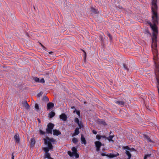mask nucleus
I'll use <instances>...</instances> for the list:
<instances>
[{"mask_svg":"<svg viewBox=\"0 0 159 159\" xmlns=\"http://www.w3.org/2000/svg\"><path fill=\"white\" fill-rule=\"evenodd\" d=\"M40 133L42 135H44L45 134V132L41 130H40Z\"/></svg>","mask_w":159,"mask_h":159,"instance_id":"58836bf2","label":"nucleus"},{"mask_svg":"<svg viewBox=\"0 0 159 159\" xmlns=\"http://www.w3.org/2000/svg\"><path fill=\"white\" fill-rule=\"evenodd\" d=\"M114 137V135H110L108 137H107L106 139L108 140L109 141H112L113 142L114 141L112 139Z\"/></svg>","mask_w":159,"mask_h":159,"instance_id":"6ab92c4d","label":"nucleus"},{"mask_svg":"<svg viewBox=\"0 0 159 159\" xmlns=\"http://www.w3.org/2000/svg\"><path fill=\"white\" fill-rule=\"evenodd\" d=\"M111 133V131L109 133V134L110 135Z\"/></svg>","mask_w":159,"mask_h":159,"instance_id":"864d4df0","label":"nucleus"},{"mask_svg":"<svg viewBox=\"0 0 159 159\" xmlns=\"http://www.w3.org/2000/svg\"><path fill=\"white\" fill-rule=\"evenodd\" d=\"M100 148H101V147H96V151L97 152H99L100 151Z\"/></svg>","mask_w":159,"mask_h":159,"instance_id":"a19ab883","label":"nucleus"},{"mask_svg":"<svg viewBox=\"0 0 159 159\" xmlns=\"http://www.w3.org/2000/svg\"><path fill=\"white\" fill-rule=\"evenodd\" d=\"M54 106V104L52 102H49L48 103L47 105V110H49Z\"/></svg>","mask_w":159,"mask_h":159,"instance_id":"6e6552de","label":"nucleus"},{"mask_svg":"<svg viewBox=\"0 0 159 159\" xmlns=\"http://www.w3.org/2000/svg\"><path fill=\"white\" fill-rule=\"evenodd\" d=\"M125 153L128 157V158L129 159H130L131 157V154L130 153V152L126 150Z\"/></svg>","mask_w":159,"mask_h":159,"instance_id":"aec40b11","label":"nucleus"},{"mask_svg":"<svg viewBox=\"0 0 159 159\" xmlns=\"http://www.w3.org/2000/svg\"><path fill=\"white\" fill-rule=\"evenodd\" d=\"M53 52H49V53L50 54H52V53H53Z\"/></svg>","mask_w":159,"mask_h":159,"instance_id":"8fccbe9b","label":"nucleus"},{"mask_svg":"<svg viewBox=\"0 0 159 159\" xmlns=\"http://www.w3.org/2000/svg\"><path fill=\"white\" fill-rule=\"evenodd\" d=\"M67 116L64 113H63L60 116V118L65 121L67 120Z\"/></svg>","mask_w":159,"mask_h":159,"instance_id":"0eeeda50","label":"nucleus"},{"mask_svg":"<svg viewBox=\"0 0 159 159\" xmlns=\"http://www.w3.org/2000/svg\"><path fill=\"white\" fill-rule=\"evenodd\" d=\"M123 65L124 67V68L125 69H126V70H127L128 71L129 70V68H128L127 66H126L125 64H123Z\"/></svg>","mask_w":159,"mask_h":159,"instance_id":"c85d7f7f","label":"nucleus"},{"mask_svg":"<svg viewBox=\"0 0 159 159\" xmlns=\"http://www.w3.org/2000/svg\"><path fill=\"white\" fill-rule=\"evenodd\" d=\"M95 144L96 147H101V146L102 145V144L99 141H96L95 142Z\"/></svg>","mask_w":159,"mask_h":159,"instance_id":"dca6fc26","label":"nucleus"},{"mask_svg":"<svg viewBox=\"0 0 159 159\" xmlns=\"http://www.w3.org/2000/svg\"><path fill=\"white\" fill-rule=\"evenodd\" d=\"M43 48L45 50H46V48L44 46L43 47Z\"/></svg>","mask_w":159,"mask_h":159,"instance_id":"49530a36","label":"nucleus"},{"mask_svg":"<svg viewBox=\"0 0 159 159\" xmlns=\"http://www.w3.org/2000/svg\"><path fill=\"white\" fill-rule=\"evenodd\" d=\"M81 51L84 52V59H85L86 58V56H87V55H86V53L85 52V51L83 49H81Z\"/></svg>","mask_w":159,"mask_h":159,"instance_id":"2f4dec72","label":"nucleus"},{"mask_svg":"<svg viewBox=\"0 0 159 159\" xmlns=\"http://www.w3.org/2000/svg\"><path fill=\"white\" fill-rule=\"evenodd\" d=\"M11 156H12V157H14V153H12Z\"/></svg>","mask_w":159,"mask_h":159,"instance_id":"09e8293b","label":"nucleus"},{"mask_svg":"<svg viewBox=\"0 0 159 159\" xmlns=\"http://www.w3.org/2000/svg\"><path fill=\"white\" fill-rule=\"evenodd\" d=\"M90 12H91V14H96L99 13L98 10L95 9L93 7H91Z\"/></svg>","mask_w":159,"mask_h":159,"instance_id":"20e7f679","label":"nucleus"},{"mask_svg":"<svg viewBox=\"0 0 159 159\" xmlns=\"http://www.w3.org/2000/svg\"><path fill=\"white\" fill-rule=\"evenodd\" d=\"M15 140L16 142L17 143H19L20 142V138L19 135L18 134H15L14 137Z\"/></svg>","mask_w":159,"mask_h":159,"instance_id":"9d476101","label":"nucleus"},{"mask_svg":"<svg viewBox=\"0 0 159 159\" xmlns=\"http://www.w3.org/2000/svg\"><path fill=\"white\" fill-rule=\"evenodd\" d=\"M35 138L34 137L32 138L30 144V146L31 148L33 147L34 146L35 143Z\"/></svg>","mask_w":159,"mask_h":159,"instance_id":"39448f33","label":"nucleus"},{"mask_svg":"<svg viewBox=\"0 0 159 159\" xmlns=\"http://www.w3.org/2000/svg\"><path fill=\"white\" fill-rule=\"evenodd\" d=\"M55 115V113L53 111L50 112L49 114V116L50 118H51L53 117Z\"/></svg>","mask_w":159,"mask_h":159,"instance_id":"a211bd4d","label":"nucleus"},{"mask_svg":"<svg viewBox=\"0 0 159 159\" xmlns=\"http://www.w3.org/2000/svg\"><path fill=\"white\" fill-rule=\"evenodd\" d=\"M79 129L78 128H76L75 130V132L72 135V136L78 135L79 134L80 131H79Z\"/></svg>","mask_w":159,"mask_h":159,"instance_id":"2eb2a0df","label":"nucleus"},{"mask_svg":"<svg viewBox=\"0 0 159 159\" xmlns=\"http://www.w3.org/2000/svg\"><path fill=\"white\" fill-rule=\"evenodd\" d=\"M11 159H14V157H12Z\"/></svg>","mask_w":159,"mask_h":159,"instance_id":"5fc2aeb1","label":"nucleus"},{"mask_svg":"<svg viewBox=\"0 0 159 159\" xmlns=\"http://www.w3.org/2000/svg\"><path fill=\"white\" fill-rule=\"evenodd\" d=\"M38 122H39V123H41V121H40V120L39 119H38Z\"/></svg>","mask_w":159,"mask_h":159,"instance_id":"de8ad7c7","label":"nucleus"},{"mask_svg":"<svg viewBox=\"0 0 159 159\" xmlns=\"http://www.w3.org/2000/svg\"><path fill=\"white\" fill-rule=\"evenodd\" d=\"M151 154H147L145 155L144 156V157L143 159H147L148 157H149L151 156Z\"/></svg>","mask_w":159,"mask_h":159,"instance_id":"bb28decb","label":"nucleus"},{"mask_svg":"<svg viewBox=\"0 0 159 159\" xmlns=\"http://www.w3.org/2000/svg\"><path fill=\"white\" fill-rule=\"evenodd\" d=\"M132 149L133 150H134V148H132Z\"/></svg>","mask_w":159,"mask_h":159,"instance_id":"4d7b16f0","label":"nucleus"},{"mask_svg":"<svg viewBox=\"0 0 159 159\" xmlns=\"http://www.w3.org/2000/svg\"><path fill=\"white\" fill-rule=\"evenodd\" d=\"M81 140L82 143H84L85 145L86 144V142L85 138L82 134L81 135Z\"/></svg>","mask_w":159,"mask_h":159,"instance_id":"ddd939ff","label":"nucleus"},{"mask_svg":"<svg viewBox=\"0 0 159 159\" xmlns=\"http://www.w3.org/2000/svg\"><path fill=\"white\" fill-rule=\"evenodd\" d=\"M67 153L70 157H71L74 156V154L72 152H71L70 151H68L67 152Z\"/></svg>","mask_w":159,"mask_h":159,"instance_id":"a878e982","label":"nucleus"},{"mask_svg":"<svg viewBox=\"0 0 159 159\" xmlns=\"http://www.w3.org/2000/svg\"><path fill=\"white\" fill-rule=\"evenodd\" d=\"M40 45H41V46L42 47H43L44 46H43V45L42 44H41V43H40Z\"/></svg>","mask_w":159,"mask_h":159,"instance_id":"3c124183","label":"nucleus"},{"mask_svg":"<svg viewBox=\"0 0 159 159\" xmlns=\"http://www.w3.org/2000/svg\"><path fill=\"white\" fill-rule=\"evenodd\" d=\"M75 123L78 124L79 123L80 121H79V120L78 118H75Z\"/></svg>","mask_w":159,"mask_h":159,"instance_id":"c756f323","label":"nucleus"},{"mask_svg":"<svg viewBox=\"0 0 159 159\" xmlns=\"http://www.w3.org/2000/svg\"><path fill=\"white\" fill-rule=\"evenodd\" d=\"M33 79L36 82H39L40 81L39 79L36 77H33Z\"/></svg>","mask_w":159,"mask_h":159,"instance_id":"b1692460","label":"nucleus"},{"mask_svg":"<svg viewBox=\"0 0 159 159\" xmlns=\"http://www.w3.org/2000/svg\"><path fill=\"white\" fill-rule=\"evenodd\" d=\"M78 141V139L76 138H74L72 139V141L74 143H76Z\"/></svg>","mask_w":159,"mask_h":159,"instance_id":"393cba45","label":"nucleus"},{"mask_svg":"<svg viewBox=\"0 0 159 159\" xmlns=\"http://www.w3.org/2000/svg\"><path fill=\"white\" fill-rule=\"evenodd\" d=\"M74 155L75 156V157L76 158H78L79 157V154L77 153V152H76L74 154Z\"/></svg>","mask_w":159,"mask_h":159,"instance_id":"f704fd0d","label":"nucleus"},{"mask_svg":"<svg viewBox=\"0 0 159 159\" xmlns=\"http://www.w3.org/2000/svg\"><path fill=\"white\" fill-rule=\"evenodd\" d=\"M97 121L98 123L100 125H103L104 126H105L107 125V124L104 120L98 119Z\"/></svg>","mask_w":159,"mask_h":159,"instance_id":"423d86ee","label":"nucleus"},{"mask_svg":"<svg viewBox=\"0 0 159 159\" xmlns=\"http://www.w3.org/2000/svg\"><path fill=\"white\" fill-rule=\"evenodd\" d=\"M107 35L109 37V38L111 40H112V36L111 35V34L109 33L108 32H107Z\"/></svg>","mask_w":159,"mask_h":159,"instance_id":"cd10ccee","label":"nucleus"},{"mask_svg":"<svg viewBox=\"0 0 159 159\" xmlns=\"http://www.w3.org/2000/svg\"><path fill=\"white\" fill-rule=\"evenodd\" d=\"M101 137H102V138H107L105 135L101 136Z\"/></svg>","mask_w":159,"mask_h":159,"instance_id":"c03bdc74","label":"nucleus"},{"mask_svg":"<svg viewBox=\"0 0 159 159\" xmlns=\"http://www.w3.org/2000/svg\"><path fill=\"white\" fill-rule=\"evenodd\" d=\"M43 94V92H41L38 94L37 95V97H39L40 96H42Z\"/></svg>","mask_w":159,"mask_h":159,"instance_id":"72a5a7b5","label":"nucleus"},{"mask_svg":"<svg viewBox=\"0 0 159 159\" xmlns=\"http://www.w3.org/2000/svg\"><path fill=\"white\" fill-rule=\"evenodd\" d=\"M72 150L73 154L77 152V149L75 147H73L72 148Z\"/></svg>","mask_w":159,"mask_h":159,"instance_id":"4be33fe9","label":"nucleus"},{"mask_svg":"<svg viewBox=\"0 0 159 159\" xmlns=\"http://www.w3.org/2000/svg\"><path fill=\"white\" fill-rule=\"evenodd\" d=\"M101 155L102 156H106L107 157V155H108V154H105L104 153H101Z\"/></svg>","mask_w":159,"mask_h":159,"instance_id":"37998d69","label":"nucleus"},{"mask_svg":"<svg viewBox=\"0 0 159 159\" xmlns=\"http://www.w3.org/2000/svg\"><path fill=\"white\" fill-rule=\"evenodd\" d=\"M35 108L38 110L39 109V105L37 103H36L35 105Z\"/></svg>","mask_w":159,"mask_h":159,"instance_id":"c9c22d12","label":"nucleus"},{"mask_svg":"<svg viewBox=\"0 0 159 159\" xmlns=\"http://www.w3.org/2000/svg\"><path fill=\"white\" fill-rule=\"evenodd\" d=\"M22 104H23L24 107L27 109H29L30 106L27 103L26 101L22 102Z\"/></svg>","mask_w":159,"mask_h":159,"instance_id":"9b49d317","label":"nucleus"},{"mask_svg":"<svg viewBox=\"0 0 159 159\" xmlns=\"http://www.w3.org/2000/svg\"><path fill=\"white\" fill-rule=\"evenodd\" d=\"M116 103L118 104L121 106H124L125 105V102L123 101H116Z\"/></svg>","mask_w":159,"mask_h":159,"instance_id":"f3484780","label":"nucleus"},{"mask_svg":"<svg viewBox=\"0 0 159 159\" xmlns=\"http://www.w3.org/2000/svg\"><path fill=\"white\" fill-rule=\"evenodd\" d=\"M43 100L44 101L48 102L49 101L48 98V97L44 96L43 97Z\"/></svg>","mask_w":159,"mask_h":159,"instance_id":"5701e85b","label":"nucleus"},{"mask_svg":"<svg viewBox=\"0 0 159 159\" xmlns=\"http://www.w3.org/2000/svg\"><path fill=\"white\" fill-rule=\"evenodd\" d=\"M39 82L44 83L45 82L44 79L43 78H42V79H41V80H40Z\"/></svg>","mask_w":159,"mask_h":159,"instance_id":"e433bc0d","label":"nucleus"},{"mask_svg":"<svg viewBox=\"0 0 159 159\" xmlns=\"http://www.w3.org/2000/svg\"><path fill=\"white\" fill-rule=\"evenodd\" d=\"M75 108V107H71V108L72 109H74V108Z\"/></svg>","mask_w":159,"mask_h":159,"instance_id":"603ef678","label":"nucleus"},{"mask_svg":"<svg viewBox=\"0 0 159 159\" xmlns=\"http://www.w3.org/2000/svg\"><path fill=\"white\" fill-rule=\"evenodd\" d=\"M53 135H54L58 136V135L61 134V132H60L59 130L56 129H53Z\"/></svg>","mask_w":159,"mask_h":159,"instance_id":"1a4fd4ad","label":"nucleus"},{"mask_svg":"<svg viewBox=\"0 0 159 159\" xmlns=\"http://www.w3.org/2000/svg\"><path fill=\"white\" fill-rule=\"evenodd\" d=\"M157 0H152V21L153 25L150 21L148 22L153 31L152 37V50L153 55L154 62H158V53L157 48V36L158 34V28L157 25L158 24V17L157 14Z\"/></svg>","mask_w":159,"mask_h":159,"instance_id":"f257e3e1","label":"nucleus"},{"mask_svg":"<svg viewBox=\"0 0 159 159\" xmlns=\"http://www.w3.org/2000/svg\"><path fill=\"white\" fill-rule=\"evenodd\" d=\"M119 155V154L118 153H117L116 154H110L109 155H107V157H110V158H113L114 157H115L118 156Z\"/></svg>","mask_w":159,"mask_h":159,"instance_id":"4468645a","label":"nucleus"},{"mask_svg":"<svg viewBox=\"0 0 159 159\" xmlns=\"http://www.w3.org/2000/svg\"><path fill=\"white\" fill-rule=\"evenodd\" d=\"M124 148L129 150H131V149L128 146L125 147Z\"/></svg>","mask_w":159,"mask_h":159,"instance_id":"ea45409f","label":"nucleus"},{"mask_svg":"<svg viewBox=\"0 0 159 159\" xmlns=\"http://www.w3.org/2000/svg\"><path fill=\"white\" fill-rule=\"evenodd\" d=\"M99 37L100 38V40L102 41V43H103L104 42V40L102 36L101 35H100L99 36Z\"/></svg>","mask_w":159,"mask_h":159,"instance_id":"7c9ffc66","label":"nucleus"},{"mask_svg":"<svg viewBox=\"0 0 159 159\" xmlns=\"http://www.w3.org/2000/svg\"><path fill=\"white\" fill-rule=\"evenodd\" d=\"M86 103H87V102H84V103H85V104Z\"/></svg>","mask_w":159,"mask_h":159,"instance_id":"6e6d98bb","label":"nucleus"},{"mask_svg":"<svg viewBox=\"0 0 159 159\" xmlns=\"http://www.w3.org/2000/svg\"><path fill=\"white\" fill-rule=\"evenodd\" d=\"M93 133L95 134H96L97 133V132L94 130H92Z\"/></svg>","mask_w":159,"mask_h":159,"instance_id":"79ce46f5","label":"nucleus"},{"mask_svg":"<svg viewBox=\"0 0 159 159\" xmlns=\"http://www.w3.org/2000/svg\"><path fill=\"white\" fill-rule=\"evenodd\" d=\"M101 138V136L97 134L96 136V138L98 140H100Z\"/></svg>","mask_w":159,"mask_h":159,"instance_id":"473e14b6","label":"nucleus"},{"mask_svg":"<svg viewBox=\"0 0 159 159\" xmlns=\"http://www.w3.org/2000/svg\"><path fill=\"white\" fill-rule=\"evenodd\" d=\"M143 137L144 138L147 139V140L148 141H149L150 142H151V143H153V142L151 139L148 136L144 134H143Z\"/></svg>","mask_w":159,"mask_h":159,"instance_id":"f8f14e48","label":"nucleus"},{"mask_svg":"<svg viewBox=\"0 0 159 159\" xmlns=\"http://www.w3.org/2000/svg\"><path fill=\"white\" fill-rule=\"evenodd\" d=\"M43 140L44 144L47 145L48 146V147H44L43 148V149L45 153V158H47L49 159H51L50 154L48 152L49 150H52L53 146L51 143H54L56 142V141L54 139L50 138L47 136L45 138H44Z\"/></svg>","mask_w":159,"mask_h":159,"instance_id":"f03ea898","label":"nucleus"},{"mask_svg":"<svg viewBox=\"0 0 159 159\" xmlns=\"http://www.w3.org/2000/svg\"><path fill=\"white\" fill-rule=\"evenodd\" d=\"M43 48L45 50H46V48L44 46L43 47Z\"/></svg>","mask_w":159,"mask_h":159,"instance_id":"a18cd8bd","label":"nucleus"},{"mask_svg":"<svg viewBox=\"0 0 159 159\" xmlns=\"http://www.w3.org/2000/svg\"><path fill=\"white\" fill-rule=\"evenodd\" d=\"M76 114L80 116V112L79 111L76 110Z\"/></svg>","mask_w":159,"mask_h":159,"instance_id":"4c0bfd02","label":"nucleus"},{"mask_svg":"<svg viewBox=\"0 0 159 159\" xmlns=\"http://www.w3.org/2000/svg\"><path fill=\"white\" fill-rule=\"evenodd\" d=\"M54 126V125L52 123H49L47 125V128L46 129L48 134H52V130Z\"/></svg>","mask_w":159,"mask_h":159,"instance_id":"7ed1b4c3","label":"nucleus"},{"mask_svg":"<svg viewBox=\"0 0 159 159\" xmlns=\"http://www.w3.org/2000/svg\"><path fill=\"white\" fill-rule=\"evenodd\" d=\"M77 124L78 125L79 127V129H80L81 128H83V123H82V121H80L79 123Z\"/></svg>","mask_w":159,"mask_h":159,"instance_id":"412c9836","label":"nucleus"}]
</instances>
